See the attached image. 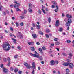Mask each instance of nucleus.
I'll return each mask as SVG.
<instances>
[{
	"mask_svg": "<svg viewBox=\"0 0 74 74\" xmlns=\"http://www.w3.org/2000/svg\"><path fill=\"white\" fill-rule=\"evenodd\" d=\"M10 46L8 43H6L3 45V48L5 51H9L11 48Z\"/></svg>",
	"mask_w": 74,
	"mask_h": 74,
	"instance_id": "obj_1",
	"label": "nucleus"
},
{
	"mask_svg": "<svg viewBox=\"0 0 74 74\" xmlns=\"http://www.w3.org/2000/svg\"><path fill=\"white\" fill-rule=\"evenodd\" d=\"M30 55L31 56H33V57H35L36 58H39L40 60H42L43 58H42V56L40 57L39 55H36V54H33L32 53H30Z\"/></svg>",
	"mask_w": 74,
	"mask_h": 74,
	"instance_id": "obj_2",
	"label": "nucleus"
},
{
	"mask_svg": "<svg viewBox=\"0 0 74 74\" xmlns=\"http://www.w3.org/2000/svg\"><path fill=\"white\" fill-rule=\"evenodd\" d=\"M72 22V21H71V19L69 18H68V20L67 21V22L66 23V26H70V23Z\"/></svg>",
	"mask_w": 74,
	"mask_h": 74,
	"instance_id": "obj_3",
	"label": "nucleus"
},
{
	"mask_svg": "<svg viewBox=\"0 0 74 74\" xmlns=\"http://www.w3.org/2000/svg\"><path fill=\"white\" fill-rule=\"evenodd\" d=\"M32 68L33 69V71L32 72V74H34V69H36V65H35V63L34 62H33L32 64Z\"/></svg>",
	"mask_w": 74,
	"mask_h": 74,
	"instance_id": "obj_4",
	"label": "nucleus"
},
{
	"mask_svg": "<svg viewBox=\"0 0 74 74\" xmlns=\"http://www.w3.org/2000/svg\"><path fill=\"white\" fill-rule=\"evenodd\" d=\"M59 26V21L57 20L56 21V26Z\"/></svg>",
	"mask_w": 74,
	"mask_h": 74,
	"instance_id": "obj_5",
	"label": "nucleus"
},
{
	"mask_svg": "<svg viewBox=\"0 0 74 74\" xmlns=\"http://www.w3.org/2000/svg\"><path fill=\"white\" fill-rule=\"evenodd\" d=\"M69 67L71 69H73L74 67V65H73V64L72 63H69Z\"/></svg>",
	"mask_w": 74,
	"mask_h": 74,
	"instance_id": "obj_6",
	"label": "nucleus"
},
{
	"mask_svg": "<svg viewBox=\"0 0 74 74\" xmlns=\"http://www.w3.org/2000/svg\"><path fill=\"white\" fill-rule=\"evenodd\" d=\"M50 64L52 66H53L55 64V61L53 60H52L50 61Z\"/></svg>",
	"mask_w": 74,
	"mask_h": 74,
	"instance_id": "obj_7",
	"label": "nucleus"
},
{
	"mask_svg": "<svg viewBox=\"0 0 74 74\" xmlns=\"http://www.w3.org/2000/svg\"><path fill=\"white\" fill-rule=\"evenodd\" d=\"M32 36L33 37V38H36L37 36H36V34H32Z\"/></svg>",
	"mask_w": 74,
	"mask_h": 74,
	"instance_id": "obj_8",
	"label": "nucleus"
},
{
	"mask_svg": "<svg viewBox=\"0 0 74 74\" xmlns=\"http://www.w3.org/2000/svg\"><path fill=\"white\" fill-rule=\"evenodd\" d=\"M68 55L70 56V57H68V58L69 59H71V57L73 56V54L71 53H70L68 54Z\"/></svg>",
	"mask_w": 74,
	"mask_h": 74,
	"instance_id": "obj_9",
	"label": "nucleus"
},
{
	"mask_svg": "<svg viewBox=\"0 0 74 74\" xmlns=\"http://www.w3.org/2000/svg\"><path fill=\"white\" fill-rule=\"evenodd\" d=\"M56 7L57 8V9H55L54 10V11L56 12H58V10H59V6L58 5H56Z\"/></svg>",
	"mask_w": 74,
	"mask_h": 74,
	"instance_id": "obj_10",
	"label": "nucleus"
},
{
	"mask_svg": "<svg viewBox=\"0 0 74 74\" xmlns=\"http://www.w3.org/2000/svg\"><path fill=\"white\" fill-rule=\"evenodd\" d=\"M66 17L68 18H72V16H71V15H69V14H67L66 15Z\"/></svg>",
	"mask_w": 74,
	"mask_h": 74,
	"instance_id": "obj_11",
	"label": "nucleus"
},
{
	"mask_svg": "<svg viewBox=\"0 0 74 74\" xmlns=\"http://www.w3.org/2000/svg\"><path fill=\"white\" fill-rule=\"evenodd\" d=\"M20 5H16V4H15L14 5V8H19V7L18 6H19Z\"/></svg>",
	"mask_w": 74,
	"mask_h": 74,
	"instance_id": "obj_12",
	"label": "nucleus"
},
{
	"mask_svg": "<svg viewBox=\"0 0 74 74\" xmlns=\"http://www.w3.org/2000/svg\"><path fill=\"white\" fill-rule=\"evenodd\" d=\"M31 50L32 51H34V50H35V49H34V47H31Z\"/></svg>",
	"mask_w": 74,
	"mask_h": 74,
	"instance_id": "obj_13",
	"label": "nucleus"
},
{
	"mask_svg": "<svg viewBox=\"0 0 74 74\" xmlns=\"http://www.w3.org/2000/svg\"><path fill=\"white\" fill-rule=\"evenodd\" d=\"M28 44L29 45H33V42H28Z\"/></svg>",
	"mask_w": 74,
	"mask_h": 74,
	"instance_id": "obj_14",
	"label": "nucleus"
},
{
	"mask_svg": "<svg viewBox=\"0 0 74 74\" xmlns=\"http://www.w3.org/2000/svg\"><path fill=\"white\" fill-rule=\"evenodd\" d=\"M63 65L64 66H67L69 64V63H64L63 64Z\"/></svg>",
	"mask_w": 74,
	"mask_h": 74,
	"instance_id": "obj_15",
	"label": "nucleus"
},
{
	"mask_svg": "<svg viewBox=\"0 0 74 74\" xmlns=\"http://www.w3.org/2000/svg\"><path fill=\"white\" fill-rule=\"evenodd\" d=\"M3 71L4 73H7L8 71L5 68H3Z\"/></svg>",
	"mask_w": 74,
	"mask_h": 74,
	"instance_id": "obj_16",
	"label": "nucleus"
},
{
	"mask_svg": "<svg viewBox=\"0 0 74 74\" xmlns=\"http://www.w3.org/2000/svg\"><path fill=\"white\" fill-rule=\"evenodd\" d=\"M14 3H15V4H17L18 5H20V4L18 3L16 1H14Z\"/></svg>",
	"mask_w": 74,
	"mask_h": 74,
	"instance_id": "obj_17",
	"label": "nucleus"
},
{
	"mask_svg": "<svg viewBox=\"0 0 74 74\" xmlns=\"http://www.w3.org/2000/svg\"><path fill=\"white\" fill-rule=\"evenodd\" d=\"M60 44V42L59 41H57L56 42V45H58Z\"/></svg>",
	"mask_w": 74,
	"mask_h": 74,
	"instance_id": "obj_18",
	"label": "nucleus"
},
{
	"mask_svg": "<svg viewBox=\"0 0 74 74\" xmlns=\"http://www.w3.org/2000/svg\"><path fill=\"white\" fill-rule=\"evenodd\" d=\"M39 33L40 34V35H42V36L43 35V34L42 32L41 31H39Z\"/></svg>",
	"mask_w": 74,
	"mask_h": 74,
	"instance_id": "obj_19",
	"label": "nucleus"
},
{
	"mask_svg": "<svg viewBox=\"0 0 74 74\" xmlns=\"http://www.w3.org/2000/svg\"><path fill=\"white\" fill-rule=\"evenodd\" d=\"M37 27V29L38 30H40V25H36Z\"/></svg>",
	"mask_w": 74,
	"mask_h": 74,
	"instance_id": "obj_20",
	"label": "nucleus"
},
{
	"mask_svg": "<svg viewBox=\"0 0 74 74\" xmlns=\"http://www.w3.org/2000/svg\"><path fill=\"white\" fill-rule=\"evenodd\" d=\"M31 66L30 65H27V66H26L27 69H30V68Z\"/></svg>",
	"mask_w": 74,
	"mask_h": 74,
	"instance_id": "obj_21",
	"label": "nucleus"
},
{
	"mask_svg": "<svg viewBox=\"0 0 74 74\" xmlns=\"http://www.w3.org/2000/svg\"><path fill=\"white\" fill-rule=\"evenodd\" d=\"M29 7L30 8H32V5L31 3L29 4Z\"/></svg>",
	"mask_w": 74,
	"mask_h": 74,
	"instance_id": "obj_22",
	"label": "nucleus"
},
{
	"mask_svg": "<svg viewBox=\"0 0 74 74\" xmlns=\"http://www.w3.org/2000/svg\"><path fill=\"white\" fill-rule=\"evenodd\" d=\"M51 18L49 17L48 19V21L49 23H50V22H51Z\"/></svg>",
	"mask_w": 74,
	"mask_h": 74,
	"instance_id": "obj_23",
	"label": "nucleus"
},
{
	"mask_svg": "<svg viewBox=\"0 0 74 74\" xmlns=\"http://www.w3.org/2000/svg\"><path fill=\"white\" fill-rule=\"evenodd\" d=\"M18 71V69L17 68H16L14 69V72L16 73Z\"/></svg>",
	"mask_w": 74,
	"mask_h": 74,
	"instance_id": "obj_24",
	"label": "nucleus"
},
{
	"mask_svg": "<svg viewBox=\"0 0 74 74\" xmlns=\"http://www.w3.org/2000/svg\"><path fill=\"white\" fill-rule=\"evenodd\" d=\"M58 63H59V61H54V64H58Z\"/></svg>",
	"mask_w": 74,
	"mask_h": 74,
	"instance_id": "obj_25",
	"label": "nucleus"
},
{
	"mask_svg": "<svg viewBox=\"0 0 74 74\" xmlns=\"http://www.w3.org/2000/svg\"><path fill=\"white\" fill-rule=\"evenodd\" d=\"M59 31L60 32H62L63 31V28H60L59 29Z\"/></svg>",
	"mask_w": 74,
	"mask_h": 74,
	"instance_id": "obj_26",
	"label": "nucleus"
},
{
	"mask_svg": "<svg viewBox=\"0 0 74 74\" xmlns=\"http://www.w3.org/2000/svg\"><path fill=\"white\" fill-rule=\"evenodd\" d=\"M46 33H49V32H50V31L48 29H47L46 30Z\"/></svg>",
	"mask_w": 74,
	"mask_h": 74,
	"instance_id": "obj_27",
	"label": "nucleus"
},
{
	"mask_svg": "<svg viewBox=\"0 0 74 74\" xmlns=\"http://www.w3.org/2000/svg\"><path fill=\"white\" fill-rule=\"evenodd\" d=\"M17 48H18L19 50H22V48H21V47H20L19 46H18L17 47Z\"/></svg>",
	"mask_w": 74,
	"mask_h": 74,
	"instance_id": "obj_28",
	"label": "nucleus"
},
{
	"mask_svg": "<svg viewBox=\"0 0 74 74\" xmlns=\"http://www.w3.org/2000/svg\"><path fill=\"white\" fill-rule=\"evenodd\" d=\"M42 49H43V50H44V51L46 50V48H45V47L44 46H43V47H42Z\"/></svg>",
	"mask_w": 74,
	"mask_h": 74,
	"instance_id": "obj_29",
	"label": "nucleus"
},
{
	"mask_svg": "<svg viewBox=\"0 0 74 74\" xmlns=\"http://www.w3.org/2000/svg\"><path fill=\"white\" fill-rule=\"evenodd\" d=\"M28 10L30 12H32L33 11V10H32V9L29 8L28 9Z\"/></svg>",
	"mask_w": 74,
	"mask_h": 74,
	"instance_id": "obj_30",
	"label": "nucleus"
},
{
	"mask_svg": "<svg viewBox=\"0 0 74 74\" xmlns=\"http://www.w3.org/2000/svg\"><path fill=\"white\" fill-rule=\"evenodd\" d=\"M66 72H67V73H69L70 72V71L69 70V69L68 68L66 70Z\"/></svg>",
	"mask_w": 74,
	"mask_h": 74,
	"instance_id": "obj_31",
	"label": "nucleus"
},
{
	"mask_svg": "<svg viewBox=\"0 0 74 74\" xmlns=\"http://www.w3.org/2000/svg\"><path fill=\"white\" fill-rule=\"evenodd\" d=\"M10 30H11V31H12V32L14 30V29L11 27H10Z\"/></svg>",
	"mask_w": 74,
	"mask_h": 74,
	"instance_id": "obj_32",
	"label": "nucleus"
},
{
	"mask_svg": "<svg viewBox=\"0 0 74 74\" xmlns=\"http://www.w3.org/2000/svg\"><path fill=\"white\" fill-rule=\"evenodd\" d=\"M18 57V55H16L14 56V58H15V59H17Z\"/></svg>",
	"mask_w": 74,
	"mask_h": 74,
	"instance_id": "obj_33",
	"label": "nucleus"
},
{
	"mask_svg": "<svg viewBox=\"0 0 74 74\" xmlns=\"http://www.w3.org/2000/svg\"><path fill=\"white\" fill-rule=\"evenodd\" d=\"M7 60L8 61V62H10L11 61V59H10V58L9 57L8 58Z\"/></svg>",
	"mask_w": 74,
	"mask_h": 74,
	"instance_id": "obj_34",
	"label": "nucleus"
},
{
	"mask_svg": "<svg viewBox=\"0 0 74 74\" xmlns=\"http://www.w3.org/2000/svg\"><path fill=\"white\" fill-rule=\"evenodd\" d=\"M16 9L17 11H21V10L19 8H16Z\"/></svg>",
	"mask_w": 74,
	"mask_h": 74,
	"instance_id": "obj_35",
	"label": "nucleus"
},
{
	"mask_svg": "<svg viewBox=\"0 0 74 74\" xmlns=\"http://www.w3.org/2000/svg\"><path fill=\"white\" fill-rule=\"evenodd\" d=\"M2 14L3 15H6V13H5V12H3Z\"/></svg>",
	"mask_w": 74,
	"mask_h": 74,
	"instance_id": "obj_36",
	"label": "nucleus"
},
{
	"mask_svg": "<svg viewBox=\"0 0 74 74\" xmlns=\"http://www.w3.org/2000/svg\"><path fill=\"white\" fill-rule=\"evenodd\" d=\"M0 11H2V8H3V7L2 6H0Z\"/></svg>",
	"mask_w": 74,
	"mask_h": 74,
	"instance_id": "obj_37",
	"label": "nucleus"
},
{
	"mask_svg": "<svg viewBox=\"0 0 74 74\" xmlns=\"http://www.w3.org/2000/svg\"><path fill=\"white\" fill-rule=\"evenodd\" d=\"M42 10L44 14H46V13H45V10H44V9L43 8H42Z\"/></svg>",
	"mask_w": 74,
	"mask_h": 74,
	"instance_id": "obj_38",
	"label": "nucleus"
},
{
	"mask_svg": "<svg viewBox=\"0 0 74 74\" xmlns=\"http://www.w3.org/2000/svg\"><path fill=\"white\" fill-rule=\"evenodd\" d=\"M3 66H4V65L3 64H2L0 65V67H1V68H3Z\"/></svg>",
	"mask_w": 74,
	"mask_h": 74,
	"instance_id": "obj_39",
	"label": "nucleus"
},
{
	"mask_svg": "<svg viewBox=\"0 0 74 74\" xmlns=\"http://www.w3.org/2000/svg\"><path fill=\"white\" fill-rule=\"evenodd\" d=\"M62 55L64 56H67V55H66V53H63Z\"/></svg>",
	"mask_w": 74,
	"mask_h": 74,
	"instance_id": "obj_40",
	"label": "nucleus"
},
{
	"mask_svg": "<svg viewBox=\"0 0 74 74\" xmlns=\"http://www.w3.org/2000/svg\"><path fill=\"white\" fill-rule=\"evenodd\" d=\"M19 37L21 39L23 38V36L22 35H19Z\"/></svg>",
	"mask_w": 74,
	"mask_h": 74,
	"instance_id": "obj_41",
	"label": "nucleus"
},
{
	"mask_svg": "<svg viewBox=\"0 0 74 74\" xmlns=\"http://www.w3.org/2000/svg\"><path fill=\"white\" fill-rule=\"evenodd\" d=\"M67 43H70V42H71V41H70V40H67Z\"/></svg>",
	"mask_w": 74,
	"mask_h": 74,
	"instance_id": "obj_42",
	"label": "nucleus"
},
{
	"mask_svg": "<svg viewBox=\"0 0 74 74\" xmlns=\"http://www.w3.org/2000/svg\"><path fill=\"white\" fill-rule=\"evenodd\" d=\"M54 40L55 41H58V38H55L54 39Z\"/></svg>",
	"mask_w": 74,
	"mask_h": 74,
	"instance_id": "obj_43",
	"label": "nucleus"
},
{
	"mask_svg": "<svg viewBox=\"0 0 74 74\" xmlns=\"http://www.w3.org/2000/svg\"><path fill=\"white\" fill-rule=\"evenodd\" d=\"M16 26L17 27L18 26H19V23H18L17 22H16Z\"/></svg>",
	"mask_w": 74,
	"mask_h": 74,
	"instance_id": "obj_44",
	"label": "nucleus"
},
{
	"mask_svg": "<svg viewBox=\"0 0 74 74\" xmlns=\"http://www.w3.org/2000/svg\"><path fill=\"white\" fill-rule=\"evenodd\" d=\"M22 71H18V73L19 74H22Z\"/></svg>",
	"mask_w": 74,
	"mask_h": 74,
	"instance_id": "obj_45",
	"label": "nucleus"
},
{
	"mask_svg": "<svg viewBox=\"0 0 74 74\" xmlns=\"http://www.w3.org/2000/svg\"><path fill=\"white\" fill-rule=\"evenodd\" d=\"M3 60L4 62H6L7 61V59L5 58H4Z\"/></svg>",
	"mask_w": 74,
	"mask_h": 74,
	"instance_id": "obj_46",
	"label": "nucleus"
},
{
	"mask_svg": "<svg viewBox=\"0 0 74 74\" xmlns=\"http://www.w3.org/2000/svg\"><path fill=\"white\" fill-rule=\"evenodd\" d=\"M45 36L46 38H49V35H48L46 34Z\"/></svg>",
	"mask_w": 74,
	"mask_h": 74,
	"instance_id": "obj_47",
	"label": "nucleus"
},
{
	"mask_svg": "<svg viewBox=\"0 0 74 74\" xmlns=\"http://www.w3.org/2000/svg\"><path fill=\"white\" fill-rule=\"evenodd\" d=\"M28 65V64H27V63H25L24 64V66H26V67H27Z\"/></svg>",
	"mask_w": 74,
	"mask_h": 74,
	"instance_id": "obj_48",
	"label": "nucleus"
},
{
	"mask_svg": "<svg viewBox=\"0 0 74 74\" xmlns=\"http://www.w3.org/2000/svg\"><path fill=\"white\" fill-rule=\"evenodd\" d=\"M38 50L39 51H40V52H42V49L41 48H39L38 49Z\"/></svg>",
	"mask_w": 74,
	"mask_h": 74,
	"instance_id": "obj_49",
	"label": "nucleus"
},
{
	"mask_svg": "<svg viewBox=\"0 0 74 74\" xmlns=\"http://www.w3.org/2000/svg\"><path fill=\"white\" fill-rule=\"evenodd\" d=\"M12 40L13 41H14L15 42V41H16V39H14L13 38H12Z\"/></svg>",
	"mask_w": 74,
	"mask_h": 74,
	"instance_id": "obj_50",
	"label": "nucleus"
},
{
	"mask_svg": "<svg viewBox=\"0 0 74 74\" xmlns=\"http://www.w3.org/2000/svg\"><path fill=\"white\" fill-rule=\"evenodd\" d=\"M45 10L46 11H48V8H47L45 9Z\"/></svg>",
	"mask_w": 74,
	"mask_h": 74,
	"instance_id": "obj_51",
	"label": "nucleus"
},
{
	"mask_svg": "<svg viewBox=\"0 0 74 74\" xmlns=\"http://www.w3.org/2000/svg\"><path fill=\"white\" fill-rule=\"evenodd\" d=\"M38 12L39 14H41V12L40 10H39Z\"/></svg>",
	"mask_w": 74,
	"mask_h": 74,
	"instance_id": "obj_52",
	"label": "nucleus"
},
{
	"mask_svg": "<svg viewBox=\"0 0 74 74\" xmlns=\"http://www.w3.org/2000/svg\"><path fill=\"white\" fill-rule=\"evenodd\" d=\"M51 7H52V8H55V5H52Z\"/></svg>",
	"mask_w": 74,
	"mask_h": 74,
	"instance_id": "obj_53",
	"label": "nucleus"
},
{
	"mask_svg": "<svg viewBox=\"0 0 74 74\" xmlns=\"http://www.w3.org/2000/svg\"><path fill=\"white\" fill-rule=\"evenodd\" d=\"M20 18H21V19H24L25 17L24 16H21Z\"/></svg>",
	"mask_w": 74,
	"mask_h": 74,
	"instance_id": "obj_54",
	"label": "nucleus"
},
{
	"mask_svg": "<svg viewBox=\"0 0 74 74\" xmlns=\"http://www.w3.org/2000/svg\"><path fill=\"white\" fill-rule=\"evenodd\" d=\"M20 25L22 26H23V23H20Z\"/></svg>",
	"mask_w": 74,
	"mask_h": 74,
	"instance_id": "obj_55",
	"label": "nucleus"
},
{
	"mask_svg": "<svg viewBox=\"0 0 74 74\" xmlns=\"http://www.w3.org/2000/svg\"><path fill=\"white\" fill-rule=\"evenodd\" d=\"M11 64V63L10 62H9L8 64H7V65L8 66H10V64Z\"/></svg>",
	"mask_w": 74,
	"mask_h": 74,
	"instance_id": "obj_56",
	"label": "nucleus"
},
{
	"mask_svg": "<svg viewBox=\"0 0 74 74\" xmlns=\"http://www.w3.org/2000/svg\"><path fill=\"white\" fill-rule=\"evenodd\" d=\"M10 70L11 71H13V70H14V68H13L12 67H11Z\"/></svg>",
	"mask_w": 74,
	"mask_h": 74,
	"instance_id": "obj_57",
	"label": "nucleus"
},
{
	"mask_svg": "<svg viewBox=\"0 0 74 74\" xmlns=\"http://www.w3.org/2000/svg\"><path fill=\"white\" fill-rule=\"evenodd\" d=\"M36 44H37V45H40V43H39V42H37L36 43Z\"/></svg>",
	"mask_w": 74,
	"mask_h": 74,
	"instance_id": "obj_58",
	"label": "nucleus"
},
{
	"mask_svg": "<svg viewBox=\"0 0 74 74\" xmlns=\"http://www.w3.org/2000/svg\"><path fill=\"white\" fill-rule=\"evenodd\" d=\"M26 12H27L26 10H24V14H26Z\"/></svg>",
	"mask_w": 74,
	"mask_h": 74,
	"instance_id": "obj_59",
	"label": "nucleus"
},
{
	"mask_svg": "<svg viewBox=\"0 0 74 74\" xmlns=\"http://www.w3.org/2000/svg\"><path fill=\"white\" fill-rule=\"evenodd\" d=\"M33 27H34L35 26H36V25H35V24H34V23H33L32 24Z\"/></svg>",
	"mask_w": 74,
	"mask_h": 74,
	"instance_id": "obj_60",
	"label": "nucleus"
},
{
	"mask_svg": "<svg viewBox=\"0 0 74 74\" xmlns=\"http://www.w3.org/2000/svg\"><path fill=\"white\" fill-rule=\"evenodd\" d=\"M64 21H65V22H67V18H65L64 19Z\"/></svg>",
	"mask_w": 74,
	"mask_h": 74,
	"instance_id": "obj_61",
	"label": "nucleus"
},
{
	"mask_svg": "<svg viewBox=\"0 0 74 74\" xmlns=\"http://www.w3.org/2000/svg\"><path fill=\"white\" fill-rule=\"evenodd\" d=\"M56 49L58 52H59V48H56Z\"/></svg>",
	"mask_w": 74,
	"mask_h": 74,
	"instance_id": "obj_62",
	"label": "nucleus"
},
{
	"mask_svg": "<svg viewBox=\"0 0 74 74\" xmlns=\"http://www.w3.org/2000/svg\"><path fill=\"white\" fill-rule=\"evenodd\" d=\"M51 46H53L54 45V44L53 43H51Z\"/></svg>",
	"mask_w": 74,
	"mask_h": 74,
	"instance_id": "obj_63",
	"label": "nucleus"
},
{
	"mask_svg": "<svg viewBox=\"0 0 74 74\" xmlns=\"http://www.w3.org/2000/svg\"><path fill=\"white\" fill-rule=\"evenodd\" d=\"M67 62H69L70 61V59H68L67 60Z\"/></svg>",
	"mask_w": 74,
	"mask_h": 74,
	"instance_id": "obj_64",
	"label": "nucleus"
}]
</instances>
